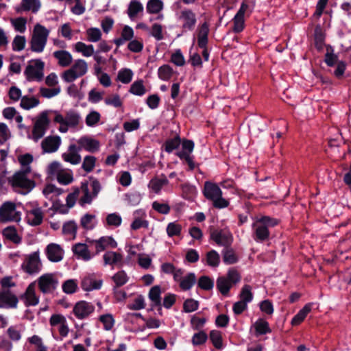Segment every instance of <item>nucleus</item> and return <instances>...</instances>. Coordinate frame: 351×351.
<instances>
[{
  "label": "nucleus",
  "mask_w": 351,
  "mask_h": 351,
  "mask_svg": "<svg viewBox=\"0 0 351 351\" xmlns=\"http://www.w3.org/2000/svg\"><path fill=\"white\" fill-rule=\"evenodd\" d=\"M21 267L29 274L38 273L42 267L38 252H34L27 256Z\"/></svg>",
  "instance_id": "nucleus-13"
},
{
  "label": "nucleus",
  "mask_w": 351,
  "mask_h": 351,
  "mask_svg": "<svg viewBox=\"0 0 351 351\" xmlns=\"http://www.w3.org/2000/svg\"><path fill=\"white\" fill-rule=\"evenodd\" d=\"M61 144V138L59 136H48L41 142V147L43 153H53L56 152Z\"/></svg>",
  "instance_id": "nucleus-18"
},
{
  "label": "nucleus",
  "mask_w": 351,
  "mask_h": 351,
  "mask_svg": "<svg viewBox=\"0 0 351 351\" xmlns=\"http://www.w3.org/2000/svg\"><path fill=\"white\" fill-rule=\"evenodd\" d=\"M88 64L85 60L78 59L71 69L65 71L62 75V79L66 82H72L77 78L83 76L87 73Z\"/></svg>",
  "instance_id": "nucleus-10"
},
{
  "label": "nucleus",
  "mask_w": 351,
  "mask_h": 351,
  "mask_svg": "<svg viewBox=\"0 0 351 351\" xmlns=\"http://www.w3.org/2000/svg\"><path fill=\"white\" fill-rule=\"evenodd\" d=\"M38 287L43 293H52L58 287V281L51 274L42 275L38 279Z\"/></svg>",
  "instance_id": "nucleus-14"
},
{
  "label": "nucleus",
  "mask_w": 351,
  "mask_h": 351,
  "mask_svg": "<svg viewBox=\"0 0 351 351\" xmlns=\"http://www.w3.org/2000/svg\"><path fill=\"white\" fill-rule=\"evenodd\" d=\"M145 306V298L140 295L134 299L132 302L128 305V307L132 310H141L144 308Z\"/></svg>",
  "instance_id": "nucleus-57"
},
{
  "label": "nucleus",
  "mask_w": 351,
  "mask_h": 351,
  "mask_svg": "<svg viewBox=\"0 0 351 351\" xmlns=\"http://www.w3.org/2000/svg\"><path fill=\"white\" fill-rule=\"evenodd\" d=\"M102 285V280L97 279L94 274H90L85 276L82 280L81 286L84 291H90L94 289H99Z\"/></svg>",
  "instance_id": "nucleus-21"
},
{
  "label": "nucleus",
  "mask_w": 351,
  "mask_h": 351,
  "mask_svg": "<svg viewBox=\"0 0 351 351\" xmlns=\"http://www.w3.org/2000/svg\"><path fill=\"white\" fill-rule=\"evenodd\" d=\"M160 287L159 286L153 287L149 293V298L153 303V306H160Z\"/></svg>",
  "instance_id": "nucleus-40"
},
{
  "label": "nucleus",
  "mask_w": 351,
  "mask_h": 351,
  "mask_svg": "<svg viewBox=\"0 0 351 351\" xmlns=\"http://www.w3.org/2000/svg\"><path fill=\"white\" fill-rule=\"evenodd\" d=\"M143 5L136 0H132L129 4L128 14L130 19H134L138 13L143 12Z\"/></svg>",
  "instance_id": "nucleus-39"
},
{
  "label": "nucleus",
  "mask_w": 351,
  "mask_h": 351,
  "mask_svg": "<svg viewBox=\"0 0 351 351\" xmlns=\"http://www.w3.org/2000/svg\"><path fill=\"white\" fill-rule=\"evenodd\" d=\"M3 237L13 242L14 243L19 244L21 241V237L17 232L16 229L14 226H8L3 230Z\"/></svg>",
  "instance_id": "nucleus-31"
},
{
  "label": "nucleus",
  "mask_w": 351,
  "mask_h": 351,
  "mask_svg": "<svg viewBox=\"0 0 351 351\" xmlns=\"http://www.w3.org/2000/svg\"><path fill=\"white\" fill-rule=\"evenodd\" d=\"M10 23L16 32L24 33L27 29V19L25 17L10 19Z\"/></svg>",
  "instance_id": "nucleus-33"
},
{
  "label": "nucleus",
  "mask_w": 351,
  "mask_h": 351,
  "mask_svg": "<svg viewBox=\"0 0 351 351\" xmlns=\"http://www.w3.org/2000/svg\"><path fill=\"white\" fill-rule=\"evenodd\" d=\"M112 279L117 287H121L128 282V276L123 271L115 274Z\"/></svg>",
  "instance_id": "nucleus-62"
},
{
  "label": "nucleus",
  "mask_w": 351,
  "mask_h": 351,
  "mask_svg": "<svg viewBox=\"0 0 351 351\" xmlns=\"http://www.w3.org/2000/svg\"><path fill=\"white\" fill-rule=\"evenodd\" d=\"M18 303L17 298L9 290L0 291V308L16 307Z\"/></svg>",
  "instance_id": "nucleus-20"
},
{
  "label": "nucleus",
  "mask_w": 351,
  "mask_h": 351,
  "mask_svg": "<svg viewBox=\"0 0 351 351\" xmlns=\"http://www.w3.org/2000/svg\"><path fill=\"white\" fill-rule=\"evenodd\" d=\"M100 119V114L96 111L89 113L86 117V123L88 126H94Z\"/></svg>",
  "instance_id": "nucleus-64"
},
{
  "label": "nucleus",
  "mask_w": 351,
  "mask_h": 351,
  "mask_svg": "<svg viewBox=\"0 0 351 351\" xmlns=\"http://www.w3.org/2000/svg\"><path fill=\"white\" fill-rule=\"evenodd\" d=\"M177 16L184 30L189 31L194 28L196 23V16L192 10L185 8L178 12Z\"/></svg>",
  "instance_id": "nucleus-15"
},
{
  "label": "nucleus",
  "mask_w": 351,
  "mask_h": 351,
  "mask_svg": "<svg viewBox=\"0 0 351 351\" xmlns=\"http://www.w3.org/2000/svg\"><path fill=\"white\" fill-rule=\"evenodd\" d=\"M210 238L219 245H228L232 241V237L230 234L218 230L213 231L210 234Z\"/></svg>",
  "instance_id": "nucleus-27"
},
{
  "label": "nucleus",
  "mask_w": 351,
  "mask_h": 351,
  "mask_svg": "<svg viewBox=\"0 0 351 351\" xmlns=\"http://www.w3.org/2000/svg\"><path fill=\"white\" fill-rule=\"evenodd\" d=\"M39 100L34 97L25 95L21 100L20 106L25 110H30L38 106Z\"/></svg>",
  "instance_id": "nucleus-35"
},
{
  "label": "nucleus",
  "mask_w": 351,
  "mask_h": 351,
  "mask_svg": "<svg viewBox=\"0 0 351 351\" xmlns=\"http://www.w3.org/2000/svg\"><path fill=\"white\" fill-rule=\"evenodd\" d=\"M208 339L206 333L204 331L195 333L192 337V343L194 346H199L204 343Z\"/></svg>",
  "instance_id": "nucleus-60"
},
{
  "label": "nucleus",
  "mask_w": 351,
  "mask_h": 351,
  "mask_svg": "<svg viewBox=\"0 0 351 351\" xmlns=\"http://www.w3.org/2000/svg\"><path fill=\"white\" fill-rule=\"evenodd\" d=\"M182 230L181 225L176 223L171 222L167 225V233L169 237L178 236L180 234Z\"/></svg>",
  "instance_id": "nucleus-56"
},
{
  "label": "nucleus",
  "mask_w": 351,
  "mask_h": 351,
  "mask_svg": "<svg viewBox=\"0 0 351 351\" xmlns=\"http://www.w3.org/2000/svg\"><path fill=\"white\" fill-rule=\"evenodd\" d=\"M196 278L193 273L189 274L180 282V287L183 290H189L195 283Z\"/></svg>",
  "instance_id": "nucleus-42"
},
{
  "label": "nucleus",
  "mask_w": 351,
  "mask_h": 351,
  "mask_svg": "<svg viewBox=\"0 0 351 351\" xmlns=\"http://www.w3.org/2000/svg\"><path fill=\"white\" fill-rule=\"evenodd\" d=\"M43 193L47 199L54 200L56 197L62 194V190L53 184H48L43 189Z\"/></svg>",
  "instance_id": "nucleus-34"
},
{
  "label": "nucleus",
  "mask_w": 351,
  "mask_h": 351,
  "mask_svg": "<svg viewBox=\"0 0 351 351\" xmlns=\"http://www.w3.org/2000/svg\"><path fill=\"white\" fill-rule=\"evenodd\" d=\"M87 40L89 42L96 43L101 40V32L99 28L90 27L86 29Z\"/></svg>",
  "instance_id": "nucleus-41"
},
{
  "label": "nucleus",
  "mask_w": 351,
  "mask_h": 351,
  "mask_svg": "<svg viewBox=\"0 0 351 351\" xmlns=\"http://www.w3.org/2000/svg\"><path fill=\"white\" fill-rule=\"evenodd\" d=\"M97 252H100L107 248H115L117 243L111 237H102L98 240L95 241Z\"/></svg>",
  "instance_id": "nucleus-25"
},
{
  "label": "nucleus",
  "mask_w": 351,
  "mask_h": 351,
  "mask_svg": "<svg viewBox=\"0 0 351 351\" xmlns=\"http://www.w3.org/2000/svg\"><path fill=\"white\" fill-rule=\"evenodd\" d=\"M47 254L51 261L58 262L62 259L64 251L60 245L50 243L47 247Z\"/></svg>",
  "instance_id": "nucleus-22"
},
{
  "label": "nucleus",
  "mask_w": 351,
  "mask_h": 351,
  "mask_svg": "<svg viewBox=\"0 0 351 351\" xmlns=\"http://www.w3.org/2000/svg\"><path fill=\"white\" fill-rule=\"evenodd\" d=\"M163 3L160 0H150L147 4V10L151 14H157L162 10Z\"/></svg>",
  "instance_id": "nucleus-43"
},
{
  "label": "nucleus",
  "mask_w": 351,
  "mask_h": 351,
  "mask_svg": "<svg viewBox=\"0 0 351 351\" xmlns=\"http://www.w3.org/2000/svg\"><path fill=\"white\" fill-rule=\"evenodd\" d=\"M210 339L216 348L221 349L223 347L222 337L219 331L212 330L210 333Z\"/></svg>",
  "instance_id": "nucleus-54"
},
{
  "label": "nucleus",
  "mask_w": 351,
  "mask_h": 351,
  "mask_svg": "<svg viewBox=\"0 0 351 351\" xmlns=\"http://www.w3.org/2000/svg\"><path fill=\"white\" fill-rule=\"evenodd\" d=\"M47 171L49 175L56 176L58 182L62 184H69L73 180L72 172L62 169L61 164L58 162H51L48 166Z\"/></svg>",
  "instance_id": "nucleus-12"
},
{
  "label": "nucleus",
  "mask_w": 351,
  "mask_h": 351,
  "mask_svg": "<svg viewBox=\"0 0 351 351\" xmlns=\"http://www.w3.org/2000/svg\"><path fill=\"white\" fill-rule=\"evenodd\" d=\"M254 327L258 335H265L271 332L268 322L261 319L255 322Z\"/></svg>",
  "instance_id": "nucleus-48"
},
{
  "label": "nucleus",
  "mask_w": 351,
  "mask_h": 351,
  "mask_svg": "<svg viewBox=\"0 0 351 351\" xmlns=\"http://www.w3.org/2000/svg\"><path fill=\"white\" fill-rule=\"evenodd\" d=\"M132 71L129 69H123L119 71L117 80L123 84H128L132 81Z\"/></svg>",
  "instance_id": "nucleus-50"
},
{
  "label": "nucleus",
  "mask_w": 351,
  "mask_h": 351,
  "mask_svg": "<svg viewBox=\"0 0 351 351\" xmlns=\"http://www.w3.org/2000/svg\"><path fill=\"white\" fill-rule=\"evenodd\" d=\"M208 26L206 23H204L201 26L198 33V45L199 47H206L208 43Z\"/></svg>",
  "instance_id": "nucleus-37"
},
{
  "label": "nucleus",
  "mask_w": 351,
  "mask_h": 351,
  "mask_svg": "<svg viewBox=\"0 0 351 351\" xmlns=\"http://www.w3.org/2000/svg\"><path fill=\"white\" fill-rule=\"evenodd\" d=\"M207 264L210 267H217L220 262L219 254L215 250H211L206 254Z\"/></svg>",
  "instance_id": "nucleus-53"
},
{
  "label": "nucleus",
  "mask_w": 351,
  "mask_h": 351,
  "mask_svg": "<svg viewBox=\"0 0 351 351\" xmlns=\"http://www.w3.org/2000/svg\"><path fill=\"white\" fill-rule=\"evenodd\" d=\"M21 213L16 210V204L12 202H5L0 206V221L18 222L21 220Z\"/></svg>",
  "instance_id": "nucleus-11"
},
{
  "label": "nucleus",
  "mask_w": 351,
  "mask_h": 351,
  "mask_svg": "<svg viewBox=\"0 0 351 351\" xmlns=\"http://www.w3.org/2000/svg\"><path fill=\"white\" fill-rule=\"evenodd\" d=\"M29 173L30 169L28 168L19 170L8 178V182L16 191L25 190L28 192L34 187L33 182L27 178Z\"/></svg>",
  "instance_id": "nucleus-5"
},
{
  "label": "nucleus",
  "mask_w": 351,
  "mask_h": 351,
  "mask_svg": "<svg viewBox=\"0 0 351 351\" xmlns=\"http://www.w3.org/2000/svg\"><path fill=\"white\" fill-rule=\"evenodd\" d=\"M45 63L40 59L29 62L24 74L28 81L40 82L44 77Z\"/></svg>",
  "instance_id": "nucleus-9"
},
{
  "label": "nucleus",
  "mask_w": 351,
  "mask_h": 351,
  "mask_svg": "<svg viewBox=\"0 0 351 351\" xmlns=\"http://www.w3.org/2000/svg\"><path fill=\"white\" fill-rule=\"evenodd\" d=\"M81 147H78L75 144L69 146L66 152L62 154V159L71 165H76L80 163L82 158L80 154Z\"/></svg>",
  "instance_id": "nucleus-17"
},
{
  "label": "nucleus",
  "mask_w": 351,
  "mask_h": 351,
  "mask_svg": "<svg viewBox=\"0 0 351 351\" xmlns=\"http://www.w3.org/2000/svg\"><path fill=\"white\" fill-rule=\"evenodd\" d=\"M77 230V226L73 221H68L63 225L62 233L67 235L75 236Z\"/></svg>",
  "instance_id": "nucleus-63"
},
{
  "label": "nucleus",
  "mask_w": 351,
  "mask_h": 351,
  "mask_svg": "<svg viewBox=\"0 0 351 351\" xmlns=\"http://www.w3.org/2000/svg\"><path fill=\"white\" fill-rule=\"evenodd\" d=\"M96 158L93 156H86L84 157L82 167L87 173L92 171L95 166Z\"/></svg>",
  "instance_id": "nucleus-49"
},
{
  "label": "nucleus",
  "mask_w": 351,
  "mask_h": 351,
  "mask_svg": "<svg viewBox=\"0 0 351 351\" xmlns=\"http://www.w3.org/2000/svg\"><path fill=\"white\" fill-rule=\"evenodd\" d=\"M311 311V304H306L292 319V325L300 324L306 317L308 313Z\"/></svg>",
  "instance_id": "nucleus-38"
},
{
  "label": "nucleus",
  "mask_w": 351,
  "mask_h": 351,
  "mask_svg": "<svg viewBox=\"0 0 351 351\" xmlns=\"http://www.w3.org/2000/svg\"><path fill=\"white\" fill-rule=\"evenodd\" d=\"M60 90L61 89L60 87H56L53 88L40 87L39 89V93L42 97L49 99L58 95L60 93Z\"/></svg>",
  "instance_id": "nucleus-51"
},
{
  "label": "nucleus",
  "mask_w": 351,
  "mask_h": 351,
  "mask_svg": "<svg viewBox=\"0 0 351 351\" xmlns=\"http://www.w3.org/2000/svg\"><path fill=\"white\" fill-rule=\"evenodd\" d=\"M254 1L252 0H244L241 4L240 9L239 10L237 14L241 15L244 17V14L246 12H252L254 6Z\"/></svg>",
  "instance_id": "nucleus-59"
},
{
  "label": "nucleus",
  "mask_w": 351,
  "mask_h": 351,
  "mask_svg": "<svg viewBox=\"0 0 351 351\" xmlns=\"http://www.w3.org/2000/svg\"><path fill=\"white\" fill-rule=\"evenodd\" d=\"M130 92L135 95H143L146 93V89L143 85V80L134 82L130 86Z\"/></svg>",
  "instance_id": "nucleus-45"
},
{
  "label": "nucleus",
  "mask_w": 351,
  "mask_h": 351,
  "mask_svg": "<svg viewBox=\"0 0 351 351\" xmlns=\"http://www.w3.org/2000/svg\"><path fill=\"white\" fill-rule=\"evenodd\" d=\"M26 45V38L23 36H16L12 41V49L15 51H20L25 49Z\"/></svg>",
  "instance_id": "nucleus-47"
},
{
  "label": "nucleus",
  "mask_w": 351,
  "mask_h": 351,
  "mask_svg": "<svg viewBox=\"0 0 351 351\" xmlns=\"http://www.w3.org/2000/svg\"><path fill=\"white\" fill-rule=\"evenodd\" d=\"M25 304L28 306H34L39 302L38 298L35 292V282L31 283L25 293Z\"/></svg>",
  "instance_id": "nucleus-30"
},
{
  "label": "nucleus",
  "mask_w": 351,
  "mask_h": 351,
  "mask_svg": "<svg viewBox=\"0 0 351 351\" xmlns=\"http://www.w3.org/2000/svg\"><path fill=\"white\" fill-rule=\"evenodd\" d=\"M53 56L57 59L58 64L62 67L69 66L73 60L72 55L65 50L54 51Z\"/></svg>",
  "instance_id": "nucleus-29"
},
{
  "label": "nucleus",
  "mask_w": 351,
  "mask_h": 351,
  "mask_svg": "<svg viewBox=\"0 0 351 351\" xmlns=\"http://www.w3.org/2000/svg\"><path fill=\"white\" fill-rule=\"evenodd\" d=\"M204 195L213 202V206L218 208H223L228 206V200L222 197V191L215 183L206 182L204 188Z\"/></svg>",
  "instance_id": "nucleus-3"
},
{
  "label": "nucleus",
  "mask_w": 351,
  "mask_h": 351,
  "mask_svg": "<svg viewBox=\"0 0 351 351\" xmlns=\"http://www.w3.org/2000/svg\"><path fill=\"white\" fill-rule=\"evenodd\" d=\"M168 183L167 178H154L149 184V187L155 193H158L164 185Z\"/></svg>",
  "instance_id": "nucleus-46"
},
{
  "label": "nucleus",
  "mask_w": 351,
  "mask_h": 351,
  "mask_svg": "<svg viewBox=\"0 0 351 351\" xmlns=\"http://www.w3.org/2000/svg\"><path fill=\"white\" fill-rule=\"evenodd\" d=\"M73 252L77 258L85 261H90L93 257L88 246L84 243H76L73 247Z\"/></svg>",
  "instance_id": "nucleus-23"
},
{
  "label": "nucleus",
  "mask_w": 351,
  "mask_h": 351,
  "mask_svg": "<svg viewBox=\"0 0 351 351\" xmlns=\"http://www.w3.org/2000/svg\"><path fill=\"white\" fill-rule=\"evenodd\" d=\"M43 219V213L40 208H34L27 213V220L29 225L36 226L40 225Z\"/></svg>",
  "instance_id": "nucleus-28"
},
{
  "label": "nucleus",
  "mask_w": 351,
  "mask_h": 351,
  "mask_svg": "<svg viewBox=\"0 0 351 351\" xmlns=\"http://www.w3.org/2000/svg\"><path fill=\"white\" fill-rule=\"evenodd\" d=\"M278 223L276 219L269 217H263L256 221L253 224L255 237L254 239L258 241H263L269 238V228L274 227Z\"/></svg>",
  "instance_id": "nucleus-4"
},
{
  "label": "nucleus",
  "mask_w": 351,
  "mask_h": 351,
  "mask_svg": "<svg viewBox=\"0 0 351 351\" xmlns=\"http://www.w3.org/2000/svg\"><path fill=\"white\" fill-rule=\"evenodd\" d=\"M53 122L59 124L58 130L61 133H66L70 128H75L81 121L79 113L74 110H69L65 114H62L58 111H53Z\"/></svg>",
  "instance_id": "nucleus-1"
},
{
  "label": "nucleus",
  "mask_w": 351,
  "mask_h": 351,
  "mask_svg": "<svg viewBox=\"0 0 351 351\" xmlns=\"http://www.w3.org/2000/svg\"><path fill=\"white\" fill-rule=\"evenodd\" d=\"M77 143L79 144L78 147H81V149H84L92 153L98 151L100 146L98 141L88 137L80 138L77 141Z\"/></svg>",
  "instance_id": "nucleus-24"
},
{
  "label": "nucleus",
  "mask_w": 351,
  "mask_h": 351,
  "mask_svg": "<svg viewBox=\"0 0 351 351\" xmlns=\"http://www.w3.org/2000/svg\"><path fill=\"white\" fill-rule=\"evenodd\" d=\"M50 121L48 118V112L43 111L34 119V127L32 133V138L37 142L43 138L49 128Z\"/></svg>",
  "instance_id": "nucleus-7"
},
{
  "label": "nucleus",
  "mask_w": 351,
  "mask_h": 351,
  "mask_svg": "<svg viewBox=\"0 0 351 351\" xmlns=\"http://www.w3.org/2000/svg\"><path fill=\"white\" fill-rule=\"evenodd\" d=\"M77 287V282L75 280H68L62 285L63 291L68 294L73 293Z\"/></svg>",
  "instance_id": "nucleus-61"
},
{
  "label": "nucleus",
  "mask_w": 351,
  "mask_h": 351,
  "mask_svg": "<svg viewBox=\"0 0 351 351\" xmlns=\"http://www.w3.org/2000/svg\"><path fill=\"white\" fill-rule=\"evenodd\" d=\"M81 197L79 199L80 205L83 206L86 204H90L94 198H95L101 189V185L98 180H93L90 186L87 182H82L80 188H78Z\"/></svg>",
  "instance_id": "nucleus-6"
},
{
  "label": "nucleus",
  "mask_w": 351,
  "mask_h": 351,
  "mask_svg": "<svg viewBox=\"0 0 351 351\" xmlns=\"http://www.w3.org/2000/svg\"><path fill=\"white\" fill-rule=\"evenodd\" d=\"M18 160L21 165V169L20 170H25V168H28L29 169L31 170L29 165L33 161V157L31 154H26L24 155L19 156Z\"/></svg>",
  "instance_id": "nucleus-58"
},
{
  "label": "nucleus",
  "mask_w": 351,
  "mask_h": 351,
  "mask_svg": "<svg viewBox=\"0 0 351 351\" xmlns=\"http://www.w3.org/2000/svg\"><path fill=\"white\" fill-rule=\"evenodd\" d=\"M239 297L241 301H244L247 304L251 302L253 299L252 287L248 285H244L241 289Z\"/></svg>",
  "instance_id": "nucleus-52"
},
{
  "label": "nucleus",
  "mask_w": 351,
  "mask_h": 351,
  "mask_svg": "<svg viewBox=\"0 0 351 351\" xmlns=\"http://www.w3.org/2000/svg\"><path fill=\"white\" fill-rule=\"evenodd\" d=\"M103 259L105 265H109L112 267L121 266L123 263V256L120 253L112 251L106 252L103 256Z\"/></svg>",
  "instance_id": "nucleus-26"
},
{
  "label": "nucleus",
  "mask_w": 351,
  "mask_h": 351,
  "mask_svg": "<svg viewBox=\"0 0 351 351\" xmlns=\"http://www.w3.org/2000/svg\"><path fill=\"white\" fill-rule=\"evenodd\" d=\"M8 96L13 102H17L21 100L23 97L21 90L17 86H12L9 88Z\"/></svg>",
  "instance_id": "nucleus-55"
},
{
  "label": "nucleus",
  "mask_w": 351,
  "mask_h": 351,
  "mask_svg": "<svg viewBox=\"0 0 351 351\" xmlns=\"http://www.w3.org/2000/svg\"><path fill=\"white\" fill-rule=\"evenodd\" d=\"M41 5L40 0H21L16 11L17 12H31L36 14L40 10Z\"/></svg>",
  "instance_id": "nucleus-19"
},
{
  "label": "nucleus",
  "mask_w": 351,
  "mask_h": 351,
  "mask_svg": "<svg viewBox=\"0 0 351 351\" xmlns=\"http://www.w3.org/2000/svg\"><path fill=\"white\" fill-rule=\"evenodd\" d=\"M49 34V30L46 27L39 23L36 24L30 40V48L32 51L36 53L43 51L47 44Z\"/></svg>",
  "instance_id": "nucleus-2"
},
{
  "label": "nucleus",
  "mask_w": 351,
  "mask_h": 351,
  "mask_svg": "<svg viewBox=\"0 0 351 351\" xmlns=\"http://www.w3.org/2000/svg\"><path fill=\"white\" fill-rule=\"evenodd\" d=\"M75 50L81 53L85 57H90L94 54L93 46L92 45H86L82 42L75 43Z\"/></svg>",
  "instance_id": "nucleus-32"
},
{
  "label": "nucleus",
  "mask_w": 351,
  "mask_h": 351,
  "mask_svg": "<svg viewBox=\"0 0 351 351\" xmlns=\"http://www.w3.org/2000/svg\"><path fill=\"white\" fill-rule=\"evenodd\" d=\"M95 310V306L90 302L80 301L77 302L73 309L75 316L79 319L88 317Z\"/></svg>",
  "instance_id": "nucleus-16"
},
{
  "label": "nucleus",
  "mask_w": 351,
  "mask_h": 351,
  "mask_svg": "<svg viewBox=\"0 0 351 351\" xmlns=\"http://www.w3.org/2000/svg\"><path fill=\"white\" fill-rule=\"evenodd\" d=\"M158 75L162 80H169L173 75V69L169 65L164 64L158 69Z\"/></svg>",
  "instance_id": "nucleus-44"
},
{
  "label": "nucleus",
  "mask_w": 351,
  "mask_h": 351,
  "mask_svg": "<svg viewBox=\"0 0 351 351\" xmlns=\"http://www.w3.org/2000/svg\"><path fill=\"white\" fill-rule=\"evenodd\" d=\"M99 320L103 324V328L106 331L111 330L115 324L113 315L110 313H106L99 317Z\"/></svg>",
  "instance_id": "nucleus-36"
},
{
  "label": "nucleus",
  "mask_w": 351,
  "mask_h": 351,
  "mask_svg": "<svg viewBox=\"0 0 351 351\" xmlns=\"http://www.w3.org/2000/svg\"><path fill=\"white\" fill-rule=\"evenodd\" d=\"M241 280V276L239 272L234 269H230L226 276L218 278L217 280V287L222 295H228L230 288L233 285L237 284Z\"/></svg>",
  "instance_id": "nucleus-8"
}]
</instances>
